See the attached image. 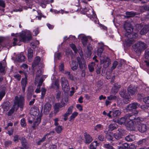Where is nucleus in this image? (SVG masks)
<instances>
[{
	"label": "nucleus",
	"mask_w": 149,
	"mask_h": 149,
	"mask_svg": "<svg viewBox=\"0 0 149 149\" xmlns=\"http://www.w3.org/2000/svg\"><path fill=\"white\" fill-rule=\"evenodd\" d=\"M138 113V111L135 110L133 114H126L124 117L119 119L118 120V123L120 125L124 124L128 130H134L135 128L134 122L142 120H141L142 119L139 118H136L135 117V115Z\"/></svg>",
	"instance_id": "obj_1"
},
{
	"label": "nucleus",
	"mask_w": 149,
	"mask_h": 149,
	"mask_svg": "<svg viewBox=\"0 0 149 149\" xmlns=\"http://www.w3.org/2000/svg\"><path fill=\"white\" fill-rule=\"evenodd\" d=\"M30 113L34 117L32 118H28V122L31 124L33 122V125L32 127L35 129L36 126L40 123L41 120V114L40 113L38 108L36 107H33L31 108L30 110Z\"/></svg>",
	"instance_id": "obj_2"
},
{
	"label": "nucleus",
	"mask_w": 149,
	"mask_h": 149,
	"mask_svg": "<svg viewBox=\"0 0 149 149\" xmlns=\"http://www.w3.org/2000/svg\"><path fill=\"white\" fill-rule=\"evenodd\" d=\"M11 35L15 37L13 38L14 41L13 44L14 46L16 45V42L17 38H19L20 41L26 42L30 41L32 38L31 32L29 30H27L22 31L20 34L13 33Z\"/></svg>",
	"instance_id": "obj_3"
},
{
	"label": "nucleus",
	"mask_w": 149,
	"mask_h": 149,
	"mask_svg": "<svg viewBox=\"0 0 149 149\" xmlns=\"http://www.w3.org/2000/svg\"><path fill=\"white\" fill-rule=\"evenodd\" d=\"M124 28L126 32V36L128 38V39L125 41V45L127 46H129L134 42V40L133 39L137 38L138 35L136 33L134 35L131 34V33L133 31V29L130 23H125L124 24Z\"/></svg>",
	"instance_id": "obj_4"
},
{
	"label": "nucleus",
	"mask_w": 149,
	"mask_h": 149,
	"mask_svg": "<svg viewBox=\"0 0 149 149\" xmlns=\"http://www.w3.org/2000/svg\"><path fill=\"white\" fill-rule=\"evenodd\" d=\"M79 2L81 1L83 3L85 6V7L83 8H81L80 9L82 13L86 14L88 17L91 18L94 21L95 23H97V18L96 16L95 13L92 7L90 6L87 3L86 0H78Z\"/></svg>",
	"instance_id": "obj_5"
},
{
	"label": "nucleus",
	"mask_w": 149,
	"mask_h": 149,
	"mask_svg": "<svg viewBox=\"0 0 149 149\" xmlns=\"http://www.w3.org/2000/svg\"><path fill=\"white\" fill-rule=\"evenodd\" d=\"M24 99L23 97L22 96H15V97L14 105L8 112V115H10L14 111H17L19 107L22 109L24 107Z\"/></svg>",
	"instance_id": "obj_6"
},
{
	"label": "nucleus",
	"mask_w": 149,
	"mask_h": 149,
	"mask_svg": "<svg viewBox=\"0 0 149 149\" xmlns=\"http://www.w3.org/2000/svg\"><path fill=\"white\" fill-rule=\"evenodd\" d=\"M70 47L72 48L75 53L78 52L79 53L81 57L80 58L79 57L77 58V59L80 68L81 69L84 70L86 68V64L84 59L82 57L83 56V53L81 49V48H79L78 50L77 49L75 45L73 44H71L70 45Z\"/></svg>",
	"instance_id": "obj_7"
},
{
	"label": "nucleus",
	"mask_w": 149,
	"mask_h": 149,
	"mask_svg": "<svg viewBox=\"0 0 149 149\" xmlns=\"http://www.w3.org/2000/svg\"><path fill=\"white\" fill-rule=\"evenodd\" d=\"M133 47L136 53H140L147 47V45L144 42L139 41L133 45Z\"/></svg>",
	"instance_id": "obj_8"
},
{
	"label": "nucleus",
	"mask_w": 149,
	"mask_h": 149,
	"mask_svg": "<svg viewBox=\"0 0 149 149\" xmlns=\"http://www.w3.org/2000/svg\"><path fill=\"white\" fill-rule=\"evenodd\" d=\"M141 120H142V121L139 120L134 122L135 129L130 130H137L141 132H143L146 131L147 130L146 125L141 123L144 120L143 119Z\"/></svg>",
	"instance_id": "obj_9"
},
{
	"label": "nucleus",
	"mask_w": 149,
	"mask_h": 149,
	"mask_svg": "<svg viewBox=\"0 0 149 149\" xmlns=\"http://www.w3.org/2000/svg\"><path fill=\"white\" fill-rule=\"evenodd\" d=\"M61 85L63 91L65 93H68L70 90V87L67 80L64 77L61 79Z\"/></svg>",
	"instance_id": "obj_10"
},
{
	"label": "nucleus",
	"mask_w": 149,
	"mask_h": 149,
	"mask_svg": "<svg viewBox=\"0 0 149 149\" xmlns=\"http://www.w3.org/2000/svg\"><path fill=\"white\" fill-rule=\"evenodd\" d=\"M78 38L81 39L83 45L86 46L89 44V42L92 40L91 37L86 36L84 34H80L78 36Z\"/></svg>",
	"instance_id": "obj_11"
},
{
	"label": "nucleus",
	"mask_w": 149,
	"mask_h": 149,
	"mask_svg": "<svg viewBox=\"0 0 149 149\" xmlns=\"http://www.w3.org/2000/svg\"><path fill=\"white\" fill-rule=\"evenodd\" d=\"M100 60L101 64L103 65L105 68L108 67L111 63L110 59L105 56H102L100 57Z\"/></svg>",
	"instance_id": "obj_12"
},
{
	"label": "nucleus",
	"mask_w": 149,
	"mask_h": 149,
	"mask_svg": "<svg viewBox=\"0 0 149 149\" xmlns=\"http://www.w3.org/2000/svg\"><path fill=\"white\" fill-rule=\"evenodd\" d=\"M65 106V103H63L62 101H61V103H56L54 106V113L56 114L59 111L60 108L64 107Z\"/></svg>",
	"instance_id": "obj_13"
},
{
	"label": "nucleus",
	"mask_w": 149,
	"mask_h": 149,
	"mask_svg": "<svg viewBox=\"0 0 149 149\" xmlns=\"http://www.w3.org/2000/svg\"><path fill=\"white\" fill-rule=\"evenodd\" d=\"M125 91L123 90L120 92V94L122 97L123 98V101L125 104L128 103L130 101V96L129 95L126 94Z\"/></svg>",
	"instance_id": "obj_14"
},
{
	"label": "nucleus",
	"mask_w": 149,
	"mask_h": 149,
	"mask_svg": "<svg viewBox=\"0 0 149 149\" xmlns=\"http://www.w3.org/2000/svg\"><path fill=\"white\" fill-rule=\"evenodd\" d=\"M139 105L137 103L134 102L129 104L126 108L127 111H132L135 110L139 106Z\"/></svg>",
	"instance_id": "obj_15"
},
{
	"label": "nucleus",
	"mask_w": 149,
	"mask_h": 149,
	"mask_svg": "<svg viewBox=\"0 0 149 149\" xmlns=\"http://www.w3.org/2000/svg\"><path fill=\"white\" fill-rule=\"evenodd\" d=\"M112 113V116H111V114L112 113V111H110L109 113L107 114V116L109 118H115L119 116L121 114L120 111L119 110H113Z\"/></svg>",
	"instance_id": "obj_16"
},
{
	"label": "nucleus",
	"mask_w": 149,
	"mask_h": 149,
	"mask_svg": "<svg viewBox=\"0 0 149 149\" xmlns=\"http://www.w3.org/2000/svg\"><path fill=\"white\" fill-rule=\"evenodd\" d=\"M127 91L130 95H134L136 92V87L133 85H130L128 88Z\"/></svg>",
	"instance_id": "obj_17"
},
{
	"label": "nucleus",
	"mask_w": 149,
	"mask_h": 149,
	"mask_svg": "<svg viewBox=\"0 0 149 149\" xmlns=\"http://www.w3.org/2000/svg\"><path fill=\"white\" fill-rule=\"evenodd\" d=\"M52 106L49 103H46L43 107V110L44 113L45 114H48L51 109Z\"/></svg>",
	"instance_id": "obj_18"
},
{
	"label": "nucleus",
	"mask_w": 149,
	"mask_h": 149,
	"mask_svg": "<svg viewBox=\"0 0 149 149\" xmlns=\"http://www.w3.org/2000/svg\"><path fill=\"white\" fill-rule=\"evenodd\" d=\"M118 132L114 134V136L116 139H121L123 134L124 131L121 129H118Z\"/></svg>",
	"instance_id": "obj_19"
},
{
	"label": "nucleus",
	"mask_w": 149,
	"mask_h": 149,
	"mask_svg": "<svg viewBox=\"0 0 149 149\" xmlns=\"http://www.w3.org/2000/svg\"><path fill=\"white\" fill-rule=\"evenodd\" d=\"M27 84V78L26 77L22 78L21 80V84L22 87V91L23 92H24L25 91V87Z\"/></svg>",
	"instance_id": "obj_20"
},
{
	"label": "nucleus",
	"mask_w": 149,
	"mask_h": 149,
	"mask_svg": "<svg viewBox=\"0 0 149 149\" xmlns=\"http://www.w3.org/2000/svg\"><path fill=\"white\" fill-rule=\"evenodd\" d=\"M16 58L18 61L20 62L25 61L26 58L23 53L22 52L17 55Z\"/></svg>",
	"instance_id": "obj_21"
},
{
	"label": "nucleus",
	"mask_w": 149,
	"mask_h": 149,
	"mask_svg": "<svg viewBox=\"0 0 149 149\" xmlns=\"http://www.w3.org/2000/svg\"><path fill=\"white\" fill-rule=\"evenodd\" d=\"M99 44L100 45H99V47L97 49V54L98 56L101 57V54L103 50L104 45L102 42H100Z\"/></svg>",
	"instance_id": "obj_22"
},
{
	"label": "nucleus",
	"mask_w": 149,
	"mask_h": 149,
	"mask_svg": "<svg viewBox=\"0 0 149 149\" xmlns=\"http://www.w3.org/2000/svg\"><path fill=\"white\" fill-rule=\"evenodd\" d=\"M54 131H53L50 132L49 133L46 134L42 139L40 140V142L44 141L46 138H49L54 134Z\"/></svg>",
	"instance_id": "obj_23"
},
{
	"label": "nucleus",
	"mask_w": 149,
	"mask_h": 149,
	"mask_svg": "<svg viewBox=\"0 0 149 149\" xmlns=\"http://www.w3.org/2000/svg\"><path fill=\"white\" fill-rule=\"evenodd\" d=\"M145 63L146 65L148 66H149V49H147L145 53Z\"/></svg>",
	"instance_id": "obj_24"
},
{
	"label": "nucleus",
	"mask_w": 149,
	"mask_h": 149,
	"mask_svg": "<svg viewBox=\"0 0 149 149\" xmlns=\"http://www.w3.org/2000/svg\"><path fill=\"white\" fill-rule=\"evenodd\" d=\"M149 30V25H146L141 29L140 31V34L142 35L145 34Z\"/></svg>",
	"instance_id": "obj_25"
},
{
	"label": "nucleus",
	"mask_w": 149,
	"mask_h": 149,
	"mask_svg": "<svg viewBox=\"0 0 149 149\" xmlns=\"http://www.w3.org/2000/svg\"><path fill=\"white\" fill-rule=\"evenodd\" d=\"M33 50L31 48L28 49V50L27 56L28 60L29 61H31L33 56Z\"/></svg>",
	"instance_id": "obj_26"
},
{
	"label": "nucleus",
	"mask_w": 149,
	"mask_h": 149,
	"mask_svg": "<svg viewBox=\"0 0 149 149\" xmlns=\"http://www.w3.org/2000/svg\"><path fill=\"white\" fill-rule=\"evenodd\" d=\"M26 140L24 138H22L21 140V142L23 147L20 148V149H27L29 148L28 146L26 143Z\"/></svg>",
	"instance_id": "obj_27"
},
{
	"label": "nucleus",
	"mask_w": 149,
	"mask_h": 149,
	"mask_svg": "<svg viewBox=\"0 0 149 149\" xmlns=\"http://www.w3.org/2000/svg\"><path fill=\"white\" fill-rule=\"evenodd\" d=\"M53 82L52 83V87L55 89H58L59 87V80L58 79H57L55 80L54 82V81H53Z\"/></svg>",
	"instance_id": "obj_28"
},
{
	"label": "nucleus",
	"mask_w": 149,
	"mask_h": 149,
	"mask_svg": "<svg viewBox=\"0 0 149 149\" xmlns=\"http://www.w3.org/2000/svg\"><path fill=\"white\" fill-rule=\"evenodd\" d=\"M120 87V86L118 85V84H115L112 88V91H113L114 93H116L118 91V89Z\"/></svg>",
	"instance_id": "obj_29"
},
{
	"label": "nucleus",
	"mask_w": 149,
	"mask_h": 149,
	"mask_svg": "<svg viewBox=\"0 0 149 149\" xmlns=\"http://www.w3.org/2000/svg\"><path fill=\"white\" fill-rule=\"evenodd\" d=\"M85 142L86 143L88 144L93 140L92 137L89 134L85 135Z\"/></svg>",
	"instance_id": "obj_30"
},
{
	"label": "nucleus",
	"mask_w": 149,
	"mask_h": 149,
	"mask_svg": "<svg viewBox=\"0 0 149 149\" xmlns=\"http://www.w3.org/2000/svg\"><path fill=\"white\" fill-rule=\"evenodd\" d=\"M98 145V143L97 141L93 142L90 145V149H96Z\"/></svg>",
	"instance_id": "obj_31"
},
{
	"label": "nucleus",
	"mask_w": 149,
	"mask_h": 149,
	"mask_svg": "<svg viewBox=\"0 0 149 149\" xmlns=\"http://www.w3.org/2000/svg\"><path fill=\"white\" fill-rule=\"evenodd\" d=\"M95 63L92 62L88 66L89 71L90 72H93L94 71V67L95 66Z\"/></svg>",
	"instance_id": "obj_32"
},
{
	"label": "nucleus",
	"mask_w": 149,
	"mask_h": 149,
	"mask_svg": "<svg viewBox=\"0 0 149 149\" xmlns=\"http://www.w3.org/2000/svg\"><path fill=\"white\" fill-rule=\"evenodd\" d=\"M55 129L56 132L57 133L59 134L62 132L63 129V127L61 125H57L55 127Z\"/></svg>",
	"instance_id": "obj_33"
},
{
	"label": "nucleus",
	"mask_w": 149,
	"mask_h": 149,
	"mask_svg": "<svg viewBox=\"0 0 149 149\" xmlns=\"http://www.w3.org/2000/svg\"><path fill=\"white\" fill-rule=\"evenodd\" d=\"M40 57L37 56L35 58L34 62H33L32 64V66L33 67H35L36 65L38 64L39 62H40Z\"/></svg>",
	"instance_id": "obj_34"
},
{
	"label": "nucleus",
	"mask_w": 149,
	"mask_h": 149,
	"mask_svg": "<svg viewBox=\"0 0 149 149\" xmlns=\"http://www.w3.org/2000/svg\"><path fill=\"white\" fill-rule=\"evenodd\" d=\"M135 139V136L133 135H128L125 138V139L127 141H131L134 140Z\"/></svg>",
	"instance_id": "obj_35"
},
{
	"label": "nucleus",
	"mask_w": 149,
	"mask_h": 149,
	"mask_svg": "<svg viewBox=\"0 0 149 149\" xmlns=\"http://www.w3.org/2000/svg\"><path fill=\"white\" fill-rule=\"evenodd\" d=\"M78 65L76 61H72L71 67L72 69L73 70H75L77 69Z\"/></svg>",
	"instance_id": "obj_36"
},
{
	"label": "nucleus",
	"mask_w": 149,
	"mask_h": 149,
	"mask_svg": "<svg viewBox=\"0 0 149 149\" xmlns=\"http://www.w3.org/2000/svg\"><path fill=\"white\" fill-rule=\"evenodd\" d=\"M117 127V125L115 123L111 124L109 126V130L111 131L116 129Z\"/></svg>",
	"instance_id": "obj_37"
},
{
	"label": "nucleus",
	"mask_w": 149,
	"mask_h": 149,
	"mask_svg": "<svg viewBox=\"0 0 149 149\" xmlns=\"http://www.w3.org/2000/svg\"><path fill=\"white\" fill-rule=\"evenodd\" d=\"M141 108L144 110L146 112L148 113V110H149V107L147 105H144L141 106Z\"/></svg>",
	"instance_id": "obj_38"
},
{
	"label": "nucleus",
	"mask_w": 149,
	"mask_h": 149,
	"mask_svg": "<svg viewBox=\"0 0 149 149\" xmlns=\"http://www.w3.org/2000/svg\"><path fill=\"white\" fill-rule=\"evenodd\" d=\"M78 113L77 112H74L71 115L70 117V120L71 121L73 120L78 115Z\"/></svg>",
	"instance_id": "obj_39"
},
{
	"label": "nucleus",
	"mask_w": 149,
	"mask_h": 149,
	"mask_svg": "<svg viewBox=\"0 0 149 149\" xmlns=\"http://www.w3.org/2000/svg\"><path fill=\"white\" fill-rule=\"evenodd\" d=\"M62 101L63 103H65V105L66 103L68 102V99L67 97H62V98L61 100L60 103L61 104V101Z\"/></svg>",
	"instance_id": "obj_40"
},
{
	"label": "nucleus",
	"mask_w": 149,
	"mask_h": 149,
	"mask_svg": "<svg viewBox=\"0 0 149 149\" xmlns=\"http://www.w3.org/2000/svg\"><path fill=\"white\" fill-rule=\"evenodd\" d=\"M20 123L21 126L23 127L26 126V124L24 118H23L21 120Z\"/></svg>",
	"instance_id": "obj_41"
},
{
	"label": "nucleus",
	"mask_w": 149,
	"mask_h": 149,
	"mask_svg": "<svg viewBox=\"0 0 149 149\" xmlns=\"http://www.w3.org/2000/svg\"><path fill=\"white\" fill-rule=\"evenodd\" d=\"M103 127V126L101 124H99L95 126L94 127L95 130L98 131L100 130Z\"/></svg>",
	"instance_id": "obj_42"
},
{
	"label": "nucleus",
	"mask_w": 149,
	"mask_h": 149,
	"mask_svg": "<svg viewBox=\"0 0 149 149\" xmlns=\"http://www.w3.org/2000/svg\"><path fill=\"white\" fill-rule=\"evenodd\" d=\"M7 104H8V103H5L2 105L4 111H7L9 108V107L7 106Z\"/></svg>",
	"instance_id": "obj_43"
},
{
	"label": "nucleus",
	"mask_w": 149,
	"mask_h": 149,
	"mask_svg": "<svg viewBox=\"0 0 149 149\" xmlns=\"http://www.w3.org/2000/svg\"><path fill=\"white\" fill-rule=\"evenodd\" d=\"M128 146V144L127 143H123V145L122 146L119 147L118 148V149H125Z\"/></svg>",
	"instance_id": "obj_44"
},
{
	"label": "nucleus",
	"mask_w": 149,
	"mask_h": 149,
	"mask_svg": "<svg viewBox=\"0 0 149 149\" xmlns=\"http://www.w3.org/2000/svg\"><path fill=\"white\" fill-rule=\"evenodd\" d=\"M127 148V149H136V146L135 145L134 143H132Z\"/></svg>",
	"instance_id": "obj_45"
},
{
	"label": "nucleus",
	"mask_w": 149,
	"mask_h": 149,
	"mask_svg": "<svg viewBox=\"0 0 149 149\" xmlns=\"http://www.w3.org/2000/svg\"><path fill=\"white\" fill-rule=\"evenodd\" d=\"M113 134L112 133L110 132L109 134L106 136L107 138L109 140H112L113 139Z\"/></svg>",
	"instance_id": "obj_46"
},
{
	"label": "nucleus",
	"mask_w": 149,
	"mask_h": 149,
	"mask_svg": "<svg viewBox=\"0 0 149 149\" xmlns=\"http://www.w3.org/2000/svg\"><path fill=\"white\" fill-rule=\"evenodd\" d=\"M126 14L127 17H133L135 15L134 13L132 12H127L126 13Z\"/></svg>",
	"instance_id": "obj_47"
},
{
	"label": "nucleus",
	"mask_w": 149,
	"mask_h": 149,
	"mask_svg": "<svg viewBox=\"0 0 149 149\" xmlns=\"http://www.w3.org/2000/svg\"><path fill=\"white\" fill-rule=\"evenodd\" d=\"M37 12L38 13V16H36L35 18H34V19H35L36 18H37L38 19L40 20L41 19V17H42V14L40 13V11H38Z\"/></svg>",
	"instance_id": "obj_48"
},
{
	"label": "nucleus",
	"mask_w": 149,
	"mask_h": 149,
	"mask_svg": "<svg viewBox=\"0 0 149 149\" xmlns=\"http://www.w3.org/2000/svg\"><path fill=\"white\" fill-rule=\"evenodd\" d=\"M73 106H71L70 107L68 108L67 111L66 112L68 113V114L70 115L71 114L72 111L73 110Z\"/></svg>",
	"instance_id": "obj_49"
},
{
	"label": "nucleus",
	"mask_w": 149,
	"mask_h": 149,
	"mask_svg": "<svg viewBox=\"0 0 149 149\" xmlns=\"http://www.w3.org/2000/svg\"><path fill=\"white\" fill-rule=\"evenodd\" d=\"M61 56V54L59 53H56L54 54V60L57 58L58 59H59Z\"/></svg>",
	"instance_id": "obj_50"
},
{
	"label": "nucleus",
	"mask_w": 149,
	"mask_h": 149,
	"mask_svg": "<svg viewBox=\"0 0 149 149\" xmlns=\"http://www.w3.org/2000/svg\"><path fill=\"white\" fill-rule=\"evenodd\" d=\"M116 99V96L110 95V96L107 97V99L109 100L110 101L115 100Z\"/></svg>",
	"instance_id": "obj_51"
},
{
	"label": "nucleus",
	"mask_w": 149,
	"mask_h": 149,
	"mask_svg": "<svg viewBox=\"0 0 149 149\" xmlns=\"http://www.w3.org/2000/svg\"><path fill=\"white\" fill-rule=\"evenodd\" d=\"M134 2L135 3H146L148 1H149V0H134Z\"/></svg>",
	"instance_id": "obj_52"
},
{
	"label": "nucleus",
	"mask_w": 149,
	"mask_h": 149,
	"mask_svg": "<svg viewBox=\"0 0 149 149\" xmlns=\"http://www.w3.org/2000/svg\"><path fill=\"white\" fill-rule=\"evenodd\" d=\"M64 65L63 63H61L59 66V70L61 72H62L64 70Z\"/></svg>",
	"instance_id": "obj_53"
},
{
	"label": "nucleus",
	"mask_w": 149,
	"mask_h": 149,
	"mask_svg": "<svg viewBox=\"0 0 149 149\" xmlns=\"http://www.w3.org/2000/svg\"><path fill=\"white\" fill-rule=\"evenodd\" d=\"M104 147L107 149H114L112 146L107 144H104Z\"/></svg>",
	"instance_id": "obj_54"
},
{
	"label": "nucleus",
	"mask_w": 149,
	"mask_h": 149,
	"mask_svg": "<svg viewBox=\"0 0 149 149\" xmlns=\"http://www.w3.org/2000/svg\"><path fill=\"white\" fill-rule=\"evenodd\" d=\"M5 94L4 91H2L0 92V101L2 99Z\"/></svg>",
	"instance_id": "obj_55"
},
{
	"label": "nucleus",
	"mask_w": 149,
	"mask_h": 149,
	"mask_svg": "<svg viewBox=\"0 0 149 149\" xmlns=\"http://www.w3.org/2000/svg\"><path fill=\"white\" fill-rule=\"evenodd\" d=\"M42 73V72L41 70H38L36 73V78L38 79V77H39Z\"/></svg>",
	"instance_id": "obj_56"
},
{
	"label": "nucleus",
	"mask_w": 149,
	"mask_h": 149,
	"mask_svg": "<svg viewBox=\"0 0 149 149\" xmlns=\"http://www.w3.org/2000/svg\"><path fill=\"white\" fill-rule=\"evenodd\" d=\"M143 100L145 103L149 104V96L144 98Z\"/></svg>",
	"instance_id": "obj_57"
},
{
	"label": "nucleus",
	"mask_w": 149,
	"mask_h": 149,
	"mask_svg": "<svg viewBox=\"0 0 149 149\" xmlns=\"http://www.w3.org/2000/svg\"><path fill=\"white\" fill-rule=\"evenodd\" d=\"M46 91V89L44 88H42L41 91V98H42L44 96Z\"/></svg>",
	"instance_id": "obj_58"
},
{
	"label": "nucleus",
	"mask_w": 149,
	"mask_h": 149,
	"mask_svg": "<svg viewBox=\"0 0 149 149\" xmlns=\"http://www.w3.org/2000/svg\"><path fill=\"white\" fill-rule=\"evenodd\" d=\"M76 107L80 111H81L83 110L82 107L80 104H77L76 105Z\"/></svg>",
	"instance_id": "obj_59"
},
{
	"label": "nucleus",
	"mask_w": 149,
	"mask_h": 149,
	"mask_svg": "<svg viewBox=\"0 0 149 149\" xmlns=\"http://www.w3.org/2000/svg\"><path fill=\"white\" fill-rule=\"evenodd\" d=\"M39 31L38 28H36L33 30V32L35 34V35L36 36L39 33Z\"/></svg>",
	"instance_id": "obj_60"
},
{
	"label": "nucleus",
	"mask_w": 149,
	"mask_h": 149,
	"mask_svg": "<svg viewBox=\"0 0 149 149\" xmlns=\"http://www.w3.org/2000/svg\"><path fill=\"white\" fill-rule=\"evenodd\" d=\"M118 63L117 61H114L113 64V65L111 68L112 69H114L116 68V66L118 65Z\"/></svg>",
	"instance_id": "obj_61"
},
{
	"label": "nucleus",
	"mask_w": 149,
	"mask_h": 149,
	"mask_svg": "<svg viewBox=\"0 0 149 149\" xmlns=\"http://www.w3.org/2000/svg\"><path fill=\"white\" fill-rule=\"evenodd\" d=\"M39 44V41H38V40H36L35 42V43H31V45L32 46H33V47L35 46V47H36L37 45H38Z\"/></svg>",
	"instance_id": "obj_62"
},
{
	"label": "nucleus",
	"mask_w": 149,
	"mask_h": 149,
	"mask_svg": "<svg viewBox=\"0 0 149 149\" xmlns=\"http://www.w3.org/2000/svg\"><path fill=\"white\" fill-rule=\"evenodd\" d=\"M58 120L59 119L58 118H56L54 119V124L55 126H57L59 124L58 123Z\"/></svg>",
	"instance_id": "obj_63"
},
{
	"label": "nucleus",
	"mask_w": 149,
	"mask_h": 149,
	"mask_svg": "<svg viewBox=\"0 0 149 149\" xmlns=\"http://www.w3.org/2000/svg\"><path fill=\"white\" fill-rule=\"evenodd\" d=\"M98 139L100 141H104V136L102 135H99L98 137Z\"/></svg>",
	"instance_id": "obj_64"
}]
</instances>
